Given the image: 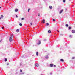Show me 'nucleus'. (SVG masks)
Segmentation results:
<instances>
[{"label": "nucleus", "mask_w": 75, "mask_h": 75, "mask_svg": "<svg viewBox=\"0 0 75 75\" xmlns=\"http://www.w3.org/2000/svg\"><path fill=\"white\" fill-rule=\"evenodd\" d=\"M35 66L36 67H39V64H38V63L35 64Z\"/></svg>", "instance_id": "f257e3e1"}, {"label": "nucleus", "mask_w": 75, "mask_h": 75, "mask_svg": "<svg viewBox=\"0 0 75 75\" xmlns=\"http://www.w3.org/2000/svg\"><path fill=\"white\" fill-rule=\"evenodd\" d=\"M9 41L10 42H11V41H13V39L11 37L10 38H9Z\"/></svg>", "instance_id": "f03ea898"}, {"label": "nucleus", "mask_w": 75, "mask_h": 75, "mask_svg": "<svg viewBox=\"0 0 75 75\" xmlns=\"http://www.w3.org/2000/svg\"><path fill=\"white\" fill-rule=\"evenodd\" d=\"M41 44V40H39L38 43L37 44L38 45H39V44Z\"/></svg>", "instance_id": "7ed1b4c3"}, {"label": "nucleus", "mask_w": 75, "mask_h": 75, "mask_svg": "<svg viewBox=\"0 0 75 75\" xmlns=\"http://www.w3.org/2000/svg\"><path fill=\"white\" fill-rule=\"evenodd\" d=\"M63 11L64 10H63V9L61 10L59 12V14H61V13H62Z\"/></svg>", "instance_id": "20e7f679"}, {"label": "nucleus", "mask_w": 75, "mask_h": 75, "mask_svg": "<svg viewBox=\"0 0 75 75\" xmlns=\"http://www.w3.org/2000/svg\"><path fill=\"white\" fill-rule=\"evenodd\" d=\"M53 66H54V65H53L52 64H50V67H53Z\"/></svg>", "instance_id": "39448f33"}, {"label": "nucleus", "mask_w": 75, "mask_h": 75, "mask_svg": "<svg viewBox=\"0 0 75 75\" xmlns=\"http://www.w3.org/2000/svg\"><path fill=\"white\" fill-rule=\"evenodd\" d=\"M60 61H62V62H64V60L62 59H61Z\"/></svg>", "instance_id": "423d86ee"}, {"label": "nucleus", "mask_w": 75, "mask_h": 75, "mask_svg": "<svg viewBox=\"0 0 75 75\" xmlns=\"http://www.w3.org/2000/svg\"><path fill=\"white\" fill-rule=\"evenodd\" d=\"M18 11V9H15V11L16 12H17V11Z\"/></svg>", "instance_id": "0eeeda50"}, {"label": "nucleus", "mask_w": 75, "mask_h": 75, "mask_svg": "<svg viewBox=\"0 0 75 75\" xmlns=\"http://www.w3.org/2000/svg\"><path fill=\"white\" fill-rule=\"evenodd\" d=\"M72 33H75V30H72Z\"/></svg>", "instance_id": "6e6552de"}, {"label": "nucleus", "mask_w": 75, "mask_h": 75, "mask_svg": "<svg viewBox=\"0 0 75 75\" xmlns=\"http://www.w3.org/2000/svg\"><path fill=\"white\" fill-rule=\"evenodd\" d=\"M16 32H17V33H18V32H19V29H17Z\"/></svg>", "instance_id": "1a4fd4ad"}, {"label": "nucleus", "mask_w": 75, "mask_h": 75, "mask_svg": "<svg viewBox=\"0 0 75 75\" xmlns=\"http://www.w3.org/2000/svg\"><path fill=\"white\" fill-rule=\"evenodd\" d=\"M45 19H43L42 21H43V23H45Z\"/></svg>", "instance_id": "9d476101"}, {"label": "nucleus", "mask_w": 75, "mask_h": 75, "mask_svg": "<svg viewBox=\"0 0 75 75\" xmlns=\"http://www.w3.org/2000/svg\"><path fill=\"white\" fill-rule=\"evenodd\" d=\"M1 18H3V17H4V16H3V15H1Z\"/></svg>", "instance_id": "9b49d317"}, {"label": "nucleus", "mask_w": 75, "mask_h": 75, "mask_svg": "<svg viewBox=\"0 0 75 75\" xmlns=\"http://www.w3.org/2000/svg\"><path fill=\"white\" fill-rule=\"evenodd\" d=\"M49 7H50V8L51 9L52 8V6H49Z\"/></svg>", "instance_id": "f8f14e48"}, {"label": "nucleus", "mask_w": 75, "mask_h": 75, "mask_svg": "<svg viewBox=\"0 0 75 75\" xmlns=\"http://www.w3.org/2000/svg\"><path fill=\"white\" fill-rule=\"evenodd\" d=\"M36 55L37 56H38V52H36Z\"/></svg>", "instance_id": "ddd939ff"}, {"label": "nucleus", "mask_w": 75, "mask_h": 75, "mask_svg": "<svg viewBox=\"0 0 75 75\" xmlns=\"http://www.w3.org/2000/svg\"><path fill=\"white\" fill-rule=\"evenodd\" d=\"M49 33H51V31L50 30H49L48 31Z\"/></svg>", "instance_id": "4468645a"}, {"label": "nucleus", "mask_w": 75, "mask_h": 75, "mask_svg": "<svg viewBox=\"0 0 75 75\" xmlns=\"http://www.w3.org/2000/svg\"><path fill=\"white\" fill-rule=\"evenodd\" d=\"M49 57L48 56H46L45 57V58H46V59H47V58H48Z\"/></svg>", "instance_id": "2eb2a0df"}, {"label": "nucleus", "mask_w": 75, "mask_h": 75, "mask_svg": "<svg viewBox=\"0 0 75 75\" xmlns=\"http://www.w3.org/2000/svg\"><path fill=\"white\" fill-rule=\"evenodd\" d=\"M7 61V59L6 58L5 59V62H6V61Z\"/></svg>", "instance_id": "dca6fc26"}, {"label": "nucleus", "mask_w": 75, "mask_h": 75, "mask_svg": "<svg viewBox=\"0 0 75 75\" xmlns=\"http://www.w3.org/2000/svg\"><path fill=\"white\" fill-rule=\"evenodd\" d=\"M19 25H20V26H22V24H21V23H19Z\"/></svg>", "instance_id": "f3484780"}, {"label": "nucleus", "mask_w": 75, "mask_h": 75, "mask_svg": "<svg viewBox=\"0 0 75 75\" xmlns=\"http://www.w3.org/2000/svg\"><path fill=\"white\" fill-rule=\"evenodd\" d=\"M71 27H69V30H71Z\"/></svg>", "instance_id": "a211bd4d"}, {"label": "nucleus", "mask_w": 75, "mask_h": 75, "mask_svg": "<svg viewBox=\"0 0 75 75\" xmlns=\"http://www.w3.org/2000/svg\"><path fill=\"white\" fill-rule=\"evenodd\" d=\"M65 26L66 27H68V24H66Z\"/></svg>", "instance_id": "6ab92c4d"}, {"label": "nucleus", "mask_w": 75, "mask_h": 75, "mask_svg": "<svg viewBox=\"0 0 75 75\" xmlns=\"http://www.w3.org/2000/svg\"><path fill=\"white\" fill-rule=\"evenodd\" d=\"M46 25H47L48 26V25H49V23H46Z\"/></svg>", "instance_id": "aec40b11"}, {"label": "nucleus", "mask_w": 75, "mask_h": 75, "mask_svg": "<svg viewBox=\"0 0 75 75\" xmlns=\"http://www.w3.org/2000/svg\"><path fill=\"white\" fill-rule=\"evenodd\" d=\"M53 21H55V20L54 19H53Z\"/></svg>", "instance_id": "412c9836"}, {"label": "nucleus", "mask_w": 75, "mask_h": 75, "mask_svg": "<svg viewBox=\"0 0 75 75\" xmlns=\"http://www.w3.org/2000/svg\"><path fill=\"white\" fill-rule=\"evenodd\" d=\"M75 59V57H73L72 58V59Z\"/></svg>", "instance_id": "4be33fe9"}, {"label": "nucleus", "mask_w": 75, "mask_h": 75, "mask_svg": "<svg viewBox=\"0 0 75 75\" xmlns=\"http://www.w3.org/2000/svg\"><path fill=\"white\" fill-rule=\"evenodd\" d=\"M63 2L64 3H65V0H63Z\"/></svg>", "instance_id": "5701e85b"}, {"label": "nucleus", "mask_w": 75, "mask_h": 75, "mask_svg": "<svg viewBox=\"0 0 75 75\" xmlns=\"http://www.w3.org/2000/svg\"><path fill=\"white\" fill-rule=\"evenodd\" d=\"M20 72H22V70H21V69H20Z\"/></svg>", "instance_id": "b1692460"}, {"label": "nucleus", "mask_w": 75, "mask_h": 75, "mask_svg": "<svg viewBox=\"0 0 75 75\" xmlns=\"http://www.w3.org/2000/svg\"><path fill=\"white\" fill-rule=\"evenodd\" d=\"M11 37H13V34H11Z\"/></svg>", "instance_id": "393cba45"}, {"label": "nucleus", "mask_w": 75, "mask_h": 75, "mask_svg": "<svg viewBox=\"0 0 75 75\" xmlns=\"http://www.w3.org/2000/svg\"><path fill=\"white\" fill-rule=\"evenodd\" d=\"M44 41H47V40H46V39H44Z\"/></svg>", "instance_id": "a878e982"}, {"label": "nucleus", "mask_w": 75, "mask_h": 75, "mask_svg": "<svg viewBox=\"0 0 75 75\" xmlns=\"http://www.w3.org/2000/svg\"><path fill=\"white\" fill-rule=\"evenodd\" d=\"M2 29L3 30V29H4V27H2Z\"/></svg>", "instance_id": "bb28decb"}, {"label": "nucleus", "mask_w": 75, "mask_h": 75, "mask_svg": "<svg viewBox=\"0 0 75 75\" xmlns=\"http://www.w3.org/2000/svg\"><path fill=\"white\" fill-rule=\"evenodd\" d=\"M32 24H33V23H30V25H32Z\"/></svg>", "instance_id": "cd10ccee"}, {"label": "nucleus", "mask_w": 75, "mask_h": 75, "mask_svg": "<svg viewBox=\"0 0 75 75\" xmlns=\"http://www.w3.org/2000/svg\"><path fill=\"white\" fill-rule=\"evenodd\" d=\"M29 11H30V9H28V12H29Z\"/></svg>", "instance_id": "c85d7f7f"}, {"label": "nucleus", "mask_w": 75, "mask_h": 75, "mask_svg": "<svg viewBox=\"0 0 75 75\" xmlns=\"http://www.w3.org/2000/svg\"><path fill=\"white\" fill-rule=\"evenodd\" d=\"M16 18H18V16L17 15H16Z\"/></svg>", "instance_id": "c756f323"}, {"label": "nucleus", "mask_w": 75, "mask_h": 75, "mask_svg": "<svg viewBox=\"0 0 75 75\" xmlns=\"http://www.w3.org/2000/svg\"><path fill=\"white\" fill-rule=\"evenodd\" d=\"M24 18H21V20H24Z\"/></svg>", "instance_id": "7c9ffc66"}, {"label": "nucleus", "mask_w": 75, "mask_h": 75, "mask_svg": "<svg viewBox=\"0 0 75 75\" xmlns=\"http://www.w3.org/2000/svg\"><path fill=\"white\" fill-rule=\"evenodd\" d=\"M9 65V64H8V63H7V65Z\"/></svg>", "instance_id": "2f4dec72"}, {"label": "nucleus", "mask_w": 75, "mask_h": 75, "mask_svg": "<svg viewBox=\"0 0 75 75\" xmlns=\"http://www.w3.org/2000/svg\"><path fill=\"white\" fill-rule=\"evenodd\" d=\"M1 41H2V40H0V42H1Z\"/></svg>", "instance_id": "473e14b6"}, {"label": "nucleus", "mask_w": 75, "mask_h": 75, "mask_svg": "<svg viewBox=\"0 0 75 75\" xmlns=\"http://www.w3.org/2000/svg\"><path fill=\"white\" fill-rule=\"evenodd\" d=\"M54 67H56V65H54Z\"/></svg>", "instance_id": "72a5a7b5"}, {"label": "nucleus", "mask_w": 75, "mask_h": 75, "mask_svg": "<svg viewBox=\"0 0 75 75\" xmlns=\"http://www.w3.org/2000/svg\"><path fill=\"white\" fill-rule=\"evenodd\" d=\"M38 17H40V14L38 13Z\"/></svg>", "instance_id": "f704fd0d"}, {"label": "nucleus", "mask_w": 75, "mask_h": 75, "mask_svg": "<svg viewBox=\"0 0 75 75\" xmlns=\"http://www.w3.org/2000/svg\"><path fill=\"white\" fill-rule=\"evenodd\" d=\"M65 10H66V11L67 10V8H65Z\"/></svg>", "instance_id": "c9c22d12"}, {"label": "nucleus", "mask_w": 75, "mask_h": 75, "mask_svg": "<svg viewBox=\"0 0 75 75\" xmlns=\"http://www.w3.org/2000/svg\"><path fill=\"white\" fill-rule=\"evenodd\" d=\"M1 8V7L0 6V8Z\"/></svg>", "instance_id": "e433bc0d"}, {"label": "nucleus", "mask_w": 75, "mask_h": 75, "mask_svg": "<svg viewBox=\"0 0 75 75\" xmlns=\"http://www.w3.org/2000/svg\"><path fill=\"white\" fill-rule=\"evenodd\" d=\"M0 20H1V18L0 17Z\"/></svg>", "instance_id": "4c0bfd02"}, {"label": "nucleus", "mask_w": 75, "mask_h": 75, "mask_svg": "<svg viewBox=\"0 0 75 75\" xmlns=\"http://www.w3.org/2000/svg\"><path fill=\"white\" fill-rule=\"evenodd\" d=\"M6 46H5V49H6Z\"/></svg>", "instance_id": "58836bf2"}, {"label": "nucleus", "mask_w": 75, "mask_h": 75, "mask_svg": "<svg viewBox=\"0 0 75 75\" xmlns=\"http://www.w3.org/2000/svg\"><path fill=\"white\" fill-rule=\"evenodd\" d=\"M70 37H71V36L70 35Z\"/></svg>", "instance_id": "ea45409f"}, {"label": "nucleus", "mask_w": 75, "mask_h": 75, "mask_svg": "<svg viewBox=\"0 0 75 75\" xmlns=\"http://www.w3.org/2000/svg\"><path fill=\"white\" fill-rule=\"evenodd\" d=\"M7 48H8V47H7Z\"/></svg>", "instance_id": "a19ab883"}]
</instances>
